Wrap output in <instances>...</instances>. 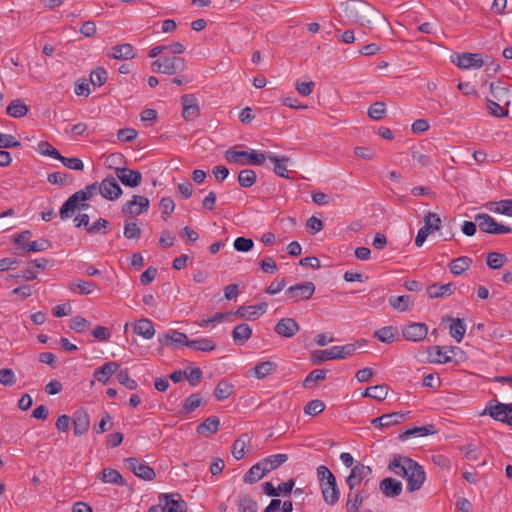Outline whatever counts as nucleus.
Segmentation results:
<instances>
[{
    "mask_svg": "<svg viewBox=\"0 0 512 512\" xmlns=\"http://www.w3.org/2000/svg\"><path fill=\"white\" fill-rule=\"evenodd\" d=\"M388 470L407 479V490L409 492L419 490L426 479L425 471L418 462L400 454L393 456L388 464Z\"/></svg>",
    "mask_w": 512,
    "mask_h": 512,
    "instance_id": "nucleus-1",
    "label": "nucleus"
},
{
    "mask_svg": "<svg viewBox=\"0 0 512 512\" xmlns=\"http://www.w3.org/2000/svg\"><path fill=\"white\" fill-rule=\"evenodd\" d=\"M348 16L359 25L371 28L373 23L384 21L379 10L365 2H357L347 8Z\"/></svg>",
    "mask_w": 512,
    "mask_h": 512,
    "instance_id": "nucleus-2",
    "label": "nucleus"
},
{
    "mask_svg": "<svg viewBox=\"0 0 512 512\" xmlns=\"http://www.w3.org/2000/svg\"><path fill=\"white\" fill-rule=\"evenodd\" d=\"M365 344V340H357L355 343H349L342 346H333L325 350H316L312 353V360L315 364L327 360L346 359L352 356L355 351Z\"/></svg>",
    "mask_w": 512,
    "mask_h": 512,
    "instance_id": "nucleus-3",
    "label": "nucleus"
},
{
    "mask_svg": "<svg viewBox=\"0 0 512 512\" xmlns=\"http://www.w3.org/2000/svg\"><path fill=\"white\" fill-rule=\"evenodd\" d=\"M97 191H99V185L92 183L87 185L84 189L72 194L61 206L59 211L60 218L62 220L70 218L77 209L76 202L90 200Z\"/></svg>",
    "mask_w": 512,
    "mask_h": 512,
    "instance_id": "nucleus-4",
    "label": "nucleus"
},
{
    "mask_svg": "<svg viewBox=\"0 0 512 512\" xmlns=\"http://www.w3.org/2000/svg\"><path fill=\"white\" fill-rule=\"evenodd\" d=\"M225 158L230 163L262 165L266 160V153H260L255 150L236 151L234 149H228L225 152Z\"/></svg>",
    "mask_w": 512,
    "mask_h": 512,
    "instance_id": "nucleus-5",
    "label": "nucleus"
},
{
    "mask_svg": "<svg viewBox=\"0 0 512 512\" xmlns=\"http://www.w3.org/2000/svg\"><path fill=\"white\" fill-rule=\"evenodd\" d=\"M483 414H489L494 420L512 426V403L504 404L497 400H491L482 412Z\"/></svg>",
    "mask_w": 512,
    "mask_h": 512,
    "instance_id": "nucleus-6",
    "label": "nucleus"
},
{
    "mask_svg": "<svg viewBox=\"0 0 512 512\" xmlns=\"http://www.w3.org/2000/svg\"><path fill=\"white\" fill-rule=\"evenodd\" d=\"M185 67V61L181 57H163L151 63V69L155 73L172 75L176 71H182Z\"/></svg>",
    "mask_w": 512,
    "mask_h": 512,
    "instance_id": "nucleus-7",
    "label": "nucleus"
},
{
    "mask_svg": "<svg viewBox=\"0 0 512 512\" xmlns=\"http://www.w3.org/2000/svg\"><path fill=\"white\" fill-rule=\"evenodd\" d=\"M475 221L478 223L480 231L489 234H507L512 232V228L495 221L487 213H480L475 216Z\"/></svg>",
    "mask_w": 512,
    "mask_h": 512,
    "instance_id": "nucleus-8",
    "label": "nucleus"
},
{
    "mask_svg": "<svg viewBox=\"0 0 512 512\" xmlns=\"http://www.w3.org/2000/svg\"><path fill=\"white\" fill-rule=\"evenodd\" d=\"M441 228V219L438 214L429 212L424 218V226L419 229L416 238L415 245L421 247L427 237L433 231H438Z\"/></svg>",
    "mask_w": 512,
    "mask_h": 512,
    "instance_id": "nucleus-9",
    "label": "nucleus"
},
{
    "mask_svg": "<svg viewBox=\"0 0 512 512\" xmlns=\"http://www.w3.org/2000/svg\"><path fill=\"white\" fill-rule=\"evenodd\" d=\"M182 116L186 121H193L200 115L198 99L194 94H184L180 98Z\"/></svg>",
    "mask_w": 512,
    "mask_h": 512,
    "instance_id": "nucleus-10",
    "label": "nucleus"
},
{
    "mask_svg": "<svg viewBox=\"0 0 512 512\" xmlns=\"http://www.w3.org/2000/svg\"><path fill=\"white\" fill-rule=\"evenodd\" d=\"M150 206L149 199L145 196L133 195L132 199L122 206V213L126 215H140L148 211Z\"/></svg>",
    "mask_w": 512,
    "mask_h": 512,
    "instance_id": "nucleus-11",
    "label": "nucleus"
},
{
    "mask_svg": "<svg viewBox=\"0 0 512 512\" xmlns=\"http://www.w3.org/2000/svg\"><path fill=\"white\" fill-rule=\"evenodd\" d=\"M401 332L406 340L419 342L426 338L428 327L425 323L414 322L402 327Z\"/></svg>",
    "mask_w": 512,
    "mask_h": 512,
    "instance_id": "nucleus-12",
    "label": "nucleus"
},
{
    "mask_svg": "<svg viewBox=\"0 0 512 512\" xmlns=\"http://www.w3.org/2000/svg\"><path fill=\"white\" fill-rule=\"evenodd\" d=\"M315 292V285L313 282H303L289 287L286 290V295L294 300H308Z\"/></svg>",
    "mask_w": 512,
    "mask_h": 512,
    "instance_id": "nucleus-13",
    "label": "nucleus"
},
{
    "mask_svg": "<svg viewBox=\"0 0 512 512\" xmlns=\"http://www.w3.org/2000/svg\"><path fill=\"white\" fill-rule=\"evenodd\" d=\"M125 462L128 464V468L139 478L143 480H152L155 478L156 474L152 467L148 466L145 463L140 462L135 457H129L125 459Z\"/></svg>",
    "mask_w": 512,
    "mask_h": 512,
    "instance_id": "nucleus-14",
    "label": "nucleus"
},
{
    "mask_svg": "<svg viewBox=\"0 0 512 512\" xmlns=\"http://www.w3.org/2000/svg\"><path fill=\"white\" fill-rule=\"evenodd\" d=\"M99 193L102 197L108 200H116L122 194V189L119 186L115 177L110 176L102 180L99 184Z\"/></svg>",
    "mask_w": 512,
    "mask_h": 512,
    "instance_id": "nucleus-15",
    "label": "nucleus"
},
{
    "mask_svg": "<svg viewBox=\"0 0 512 512\" xmlns=\"http://www.w3.org/2000/svg\"><path fill=\"white\" fill-rule=\"evenodd\" d=\"M461 69L480 68L485 64L483 57L479 53L456 54V60H453Z\"/></svg>",
    "mask_w": 512,
    "mask_h": 512,
    "instance_id": "nucleus-16",
    "label": "nucleus"
},
{
    "mask_svg": "<svg viewBox=\"0 0 512 512\" xmlns=\"http://www.w3.org/2000/svg\"><path fill=\"white\" fill-rule=\"evenodd\" d=\"M116 177L127 187H137L141 184L142 174L138 170H131L126 167L115 169Z\"/></svg>",
    "mask_w": 512,
    "mask_h": 512,
    "instance_id": "nucleus-17",
    "label": "nucleus"
},
{
    "mask_svg": "<svg viewBox=\"0 0 512 512\" xmlns=\"http://www.w3.org/2000/svg\"><path fill=\"white\" fill-rule=\"evenodd\" d=\"M371 473L372 469L362 463H358L352 467L351 473L346 478L349 490H353L363 479L369 477Z\"/></svg>",
    "mask_w": 512,
    "mask_h": 512,
    "instance_id": "nucleus-18",
    "label": "nucleus"
},
{
    "mask_svg": "<svg viewBox=\"0 0 512 512\" xmlns=\"http://www.w3.org/2000/svg\"><path fill=\"white\" fill-rule=\"evenodd\" d=\"M274 330L282 337L291 338L299 332L300 326L293 318H282L277 322Z\"/></svg>",
    "mask_w": 512,
    "mask_h": 512,
    "instance_id": "nucleus-19",
    "label": "nucleus"
},
{
    "mask_svg": "<svg viewBox=\"0 0 512 512\" xmlns=\"http://www.w3.org/2000/svg\"><path fill=\"white\" fill-rule=\"evenodd\" d=\"M106 55L111 59L130 60L136 57V51L131 44L124 43L113 46Z\"/></svg>",
    "mask_w": 512,
    "mask_h": 512,
    "instance_id": "nucleus-20",
    "label": "nucleus"
},
{
    "mask_svg": "<svg viewBox=\"0 0 512 512\" xmlns=\"http://www.w3.org/2000/svg\"><path fill=\"white\" fill-rule=\"evenodd\" d=\"M320 487L324 501L330 506L335 505L340 497L336 477H333V479H330L329 481L322 482V486Z\"/></svg>",
    "mask_w": 512,
    "mask_h": 512,
    "instance_id": "nucleus-21",
    "label": "nucleus"
},
{
    "mask_svg": "<svg viewBox=\"0 0 512 512\" xmlns=\"http://www.w3.org/2000/svg\"><path fill=\"white\" fill-rule=\"evenodd\" d=\"M267 309V303L262 302L257 305H251V306H240L235 312L234 315L239 318H245L248 320H255L260 315L265 313Z\"/></svg>",
    "mask_w": 512,
    "mask_h": 512,
    "instance_id": "nucleus-22",
    "label": "nucleus"
},
{
    "mask_svg": "<svg viewBox=\"0 0 512 512\" xmlns=\"http://www.w3.org/2000/svg\"><path fill=\"white\" fill-rule=\"evenodd\" d=\"M402 483L392 477L385 478L380 481L379 489L382 494L389 498L397 497L402 492Z\"/></svg>",
    "mask_w": 512,
    "mask_h": 512,
    "instance_id": "nucleus-23",
    "label": "nucleus"
},
{
    "mask_svg": "<svg viewBox=\"0 0 512 512\" xmlns=\"http://www.w3.org/2000/svg\"><path fill=\"white\" fill-rule=\"evenodd\" d=\"M158 340L162 345L187 346L188 337L185 333L172 329L167 333L160 335Z\"/></svg>",
    "mask_w": 512,
    "mask_h": 512,
    "instance_id": "nucleus-24",
    "label": "nucleus"
},
{
    "mask_svg": "<svg viewBox=\"0 0 512 512\" xmlns=\"http://www.w3.org/2000/svg\"><path fill=\"white\" fill-rule=\"evenodd\" d=\"M178 499L170 498L167 494L159 496L160 503L164 502L162 510L164 512H186V503L177 494Z\"/></svg>",
    "mask_w": 512,
    "mask_h": 512,
    "instance_id": "nucleus-25",
    "label": "nucleus"
},
{
    "mask_svg": "<svg viewBox=\"0 0 512 512\" xmlns=\"http://www.w3.org/2000/svg\"><path fill=\"white\" fill-rule=\"evenodd\" d=\"M90 427L89 415L84 411H77L73 415V432L76 436L84 435Z\"/></svg>",
    "mask_w": 512,
    "mask_h": 512,
    "instance_id": "nucleus-26",
    "label": "nucleus"
},
{
    "mask_svg": "<svg viewBox=\"0 0 512 512\" xmlns=\"http://www.w3.org/2000/svg\"><path fill=\"white\" fill-rule=\"evenodd\" d=\"M427 294L429 298H440L444 296H451L456 291V286L453 283L439 284L434 283L427 287Z\"/></svg>",
    "mask_w": 512,
    "mask_h": 512,
    "instance_id": "nucleus-27",
    "label": "nucleus"
},
{
    "mask_svg": "<svg viewBox=\"0 0 512 512\" xmlns=\"http://www.w3.org/2000/svg\"><path fill=\"white\" fill-rule=\"evenodd\" d=\"M437 433L434 424H428L422 427H413L399 434V439L405 441L409 437H423Z\"/></svg>",
    "mask_w": 512,
    "mask_h": 512,
    "instance_id": "nucleus-28",
    "label": "nucleus"
},
{
    "mask_svg": "<svg viewBox=\"0 0 512 512\" xmlns=\"http://www.w3.org/2000/svg\"><path fill=\"white\" fill-rule=\"evenodd\" d=\"M119 367L120 365L116 362H107L100 368L96 369L93 376L97 381L106 384L109 378L118 370Z\"/></svg>",
    "mask_w": 512,
    "mask_h": 512,
    "instance_id": "nucleus-29",
    "label": "nucleus"
},
{
    "mask_svg": "<svg viewBox=\"0 0 512 512\" xmlns=\"http://www.w3.org/2000/svg\"><path fill=\"white\" fill-rule=\"evenodd\" d=\"M266 159H269L273 164V171L279 177L289 178L287 174V162L290 161L287 156H276L270 152L266 154Z\"/></svg>",
    "mask_w": 512,
    "mask_h": 512,
    "instance_id": "nucleus-30",
    "label": "nucleus"
},
{
    "mask_svg": "<svg viewBox=\"0 0 512 512\" xmlns=\"http://www.w3.org/2000/svg\"><path fill=\"white\" fill-rule=\"evenodd\" d=\"M98 478L104 483L114 484L118 486H123L126 484L122 475L117 470L112 468H104L98 474Z\"/></svg>",
    "mask_w": 512,
    "mask_h": 512,
    "instance_id": "nucleus-31",
    "label": "nucleus"
},
{
    "mask_svg": "<svg viewBox=\"0 0 512 512\" xmlns=\"http://www.w3.org/2000/svg\"><path fill=\"white\" fill-rule=\"evenodd\" d=\"M134 332L144 339H151L155 334V328L151 320L142 318L134 324Z\"/></svg>",
    "mask_w": 512,
    "mask_h": 512,
    "instance_id": "nucleus-32",
    "label": "nucleus"
},
{
    "mask_svg": "<svg viewBox=\"0 0 512 512\" xmlns=\"http://www.w3.org/2000/svg\"><path fill=\"white\" fill-rule=\"evenodd\" d=\"M288 460L287 454H274L260 460L266 474L275 470Z\"/></svg>",
    "mask_w": 512,
    "mask_h": 512,
    "instance_id": "nucleus-33",
    "label": "nucleus"
},
{
    "mask_svg": "<svg viewBox=\"0 0 512 512\" xmlns=\"http://www.w3.org/2000/svg\"><path fill=\"white\" fill-rule=\"evenodd\" d=\"M251 335L252 329L246 323L238 324L232 331V338L237 345H243L246 343Z\"/></svg>",
    "mask_w": 512,
    "mask_h": 512,
    "instance_id": "nucleus-34",
    "label": "nucleus"
},
{
    "mask_svg": "<svg viewBox=\"0 0 512 512\" xmlns=\"http://www.w3.org/2000/svg\"><path fill=\"white\" fill-rule=\"evenodd\" d=\"M398 329L394 326H385L380 329H377L373 333V337L378 339L383 343H392L398 337Z\"/></svg>",
    "mask_w": 512,
    "mask_h": 512,
    "instance_id": "nucleus-35",
    "label": "nucleus"
},
{
    "mask_svg": "<svg viewBox=\"0 0 512 512\" xmlns=\"http://www.w3.org/2000/svg\"><path fill=\"white\" fill-rule=\"evenodd\" d=\"M96 287V284L91 281H84L81 279H74L69 282V289L73 292L82 295L91 294Z\"/></svg>",
    "mask_w": 512,
    "mask_h": 512,
    "instance_id": "nucleus-36",
    "label": "nucleus"
},
{
    "mask_svg": "<svg viewBox=\"0 0 512 512\" xmlns=\"http://www.w3.org/2000/svg\"><path fill=\"white\" fill-rule=\"evenodd\" d=\"M187 347L194 351L210 352L216 348V344L212 339L200 338L196 340H187Z\"/></svg>",
    "mask_w": 512,
    "mask_h": 512,
    "instance_id": "nucleus-37",
    "label": "nucleus"
},
{
    "mask_svg": "<svg viewBox=\"0 0 512 512\" xmlns=\"http://www.w3.org/2000/svg\"><path fill=\"white\" fill-rule=\"evenodd\" d=\"M413 303V298L410 295L391 296L389 298L390 306L399 312H404L410 309Z\"/></svg>",
    "mask_w": 512,
    "mask_h": 512,
    "instance_id": "nucleus-38",
    "label": "nucleus"
},
{
    "mask_svg": "<svg viewBox=\"0 0 512 512\" xmlns=\"http://www.w3.org/2000/svg\"><path fill=\"white\" fill-rule=\"evenodd\" d=\"M363 500L364 497L360 491L350 490L346 502L347 512H359Z\"/></svg>",
    "mask_w": 512,
    "mask_h": 512,
    "instance_id": "nucleus-39",
    "label": "nucleus"
},
{
    "mask_svg": "<svg viewBox=\"0 0 512 512\" xmlns=\"http://www.w3.org/2000/svg\"><path fill=\"white\" fill-rule=\"evenodd\" d=\"M28 106L21 100H13L6 108V112L9 116L14 118H21L28 113Z\"/></svg>",
    "mask_w": 512,
    "mask_h": 512,
    "instance_id": "nucleus-40",
    "label": "nucleus"
},
{
    "mask_svg": "<svg viewBox=\"0 0 512 512\" xmlns=\"http://www.w3.org/2000/svg\"><path fill=\"white\" fill-rule=\"evenodd\" d=\"M266 475V472L261 465V462H257L254 464L244 475V482L248 484H253L258 482Z\"/></svg>",
    "mask_w": 512,
    "mask_h": 512,
    "instance_id": "nucleus-41",
    "label": "nucleus"
},
{
    "mask_svg": "<svg viewBox=\"0 0 512 512\" xmlns=\"http://www.w3.org/2000/svg\"><path fill=\"white\" fill-rule=\"evenodd\" d=\"M234 392V386L226 380H221L214 390V395L218 401H224Z\"/></svg>",
    "mask_w": 512,
    "mask_h": 512,
    "instance_id": "nucleus-42",
    "label": "nucleus"
},
{
    "mask_svg": "<svg viewBox=\"0 0 512 512\" xmlns=\"http://www.w3.org/2000/svg\"><path fill=\"white\" fill-rule=\"evenodd\" d=\"M471 264V258L467 256H462L451 261V263L449 264V268L451 273H453L454 275H461L470 267Z\"/></svg>",
    "mask_w": 512,
    "mask_h": 512,
    "instance_id": "nucleus-43",
    "label": "nucleus"
},
{
    "mask_svg": "<svg viewBox=\"0 0 512 512\" xmlns=\"http://www.w3.org/2000/svg\"><path fill=\"white\" fill-rule=\"evenodd\" d=\"M238 509L239 512H257L258 505L249 494H240L238 496Z\"/></svg>",
    "mask_w": 512,
    "mask_h": 512,
    "instance_id": "nucleus-44",
    "label": "nucleus"
},
{
    "mask_svg": "<svg viewBox=\"0 0 512 512\" xmlns=\"http://www.w3.org/2000/svg\"><path fill=\"white\" fill-rule=\"evenodd\" d=\"M276 363L272 361H264L259 362L254 367V376L258 379H263L266 376L270 375L273 371L276 370Z\"/></svg>",
    "mask_w": 512,
    "mask_h": 512,
    "instance_id": "nucleus-45",
    "label": "nucleus"
},
{
    "mask_svg": "<svg viewBox=\"0 0 512 512\" xmlns=\"http://www.w3.org/2000/svg\"><path fill=\"white\" fill-rule=\"evenodd\" d=\"M249 442V438L246 434L239 436L233 443L232 446V455L236 460H240L245 455V449L247 443Z\"/></svg>",
    "mask_w": 512,
    "mask_h": 512,
    "instance_id": "nucleus-46",
    "label": "nucleus"
},
{
    "mask_svg": "<svg viewBox=\"0 0 512 512\" xmlns=\"http://www.w3.org/2000/svg\"><path fill=\"white\" fill-rule=\"evenodd\" d=\"M451 320L452 324L450 325V334L456 340V342L460 343L466 332L464 320L461 318H455Z\"/></svg>",
    "mask_w": 512,
    "mask_h": 512,
    "instance_id": "nucleus-47",
    "label": "nucleus"
},
{
    "mask_svg": "<svg viewBox=\"0 0 512 512\" xmlns=\"http://www.w3.org/2000/svg\"><path fill=\"white\" fill-rule=\"evenodd\" d=\"M219 419L216 416L208 417L203 423H201L197 431L199 434H205L206 432L214 434L219 429Z\"/></svg>",
    "mask_w": 512,
    "mask_h": 512,
    "instance_id": "nucleus-48",
    "label": "nucleus"
},
{
    "mask_svg": "<svg viewBox=\"0 0 512 512\" xmlns=\"http://www.w3.org/2000/svg\"><path fill=\"white\" fill-rule=\"evenodd\" d=\"M257 175L251 169H243L239 172L238 183L241 187L249 188L256 183Z\"/></svg>",
    "mask_w": 512,
    "mask_h": 512,
    "instance_id": "nucleus-49",
    "label": "nucleus"
},
{
    "mask_svg": "<svg viewBox=\"0 0 512 512\" xmlns=\"http://www.w3.org/2000/svg\"><path fill=\"white\" fill-rule=\"evenodd\" d=\"M388 393V389L386 385H375L368 387L365 392L364 396L371 397L373 399H376L378 401H382L386 398Z\"/></svg>",
    "mask_w": 512,
    "mask_h": 512,
    "instance_id": "nucleus-50",
    "label": "nucleus"
},
{
    "mask_svg": "<svg viewBox=\"0 0 512 512\" xmlns=\"http://www.w3.org/2000/svg\"><path fill=\"white\" fill-rule=\"evenodd\" d=\"M408 414H409V412H407V413L392 412V413L382 415L381 420L383 421V427H391V426L400 424L401 422L404 421V419L406 418V416Z\"/></svg>",
    "mask_w": 512,
    "mask_h": 512,
    "instance_id": "nucleus-51",
    "label": "nucleus"
},
{
    "mask_svg": "<svg viewBox=\"0 0 512 512\" xmlns=\"http://www.w3.org/2000/svg\"><path fill=\"white\" fill-rule=\"evenodd\" d=\"M507 258L499 252H490L487 255L486 263L491 269H500L506 262Z\"/></svg>",
    "mask_w": 512,
    "mask_h": 512,
    "instance_id": "nucleus-52",
    "label": "nucleus"
},
{
    "mask_svg": "<svg viewBox=\"0 0 512 512\" xmlns=\"http://www.w3.org/2000/svg\"><path fill=\"white\" fill-rule=\"evenodd\" d=\"M41 155L50 156L54 159H61V154L47 141H40L36 149Z\"/></svg>",
    "mask_w": 512,
    "mask_h": 512,
    "instance_id": "nucleus-53",
    "label": "nucleus"
},
{
    "mask_svg": "<svg viewBox=\"0 0 512 512\" xmlns=\"http://www.w3.org/2000/svg\"><path fill=\"white\" fill-rule=\"evenodd\" d=\"M326 377V370L324 369H315L311 371L305 378L303 382V386L305 388H310L314 383L324 380Z\"/></svg>",
    "mask_w": 512,
    "mask_h": 512,
    "instance_id": "nucleus-54",
    "label": "nucleus"
},
{
    "mask_svg": "<svg viewBox=\"0 0 512 512\" xmlns=\"http://www.w3.org/2000/svg\"><path fill=\"white\" fill-rule=\"evenodd\" d=\"M325 409V403L322 400H312L304 407V413L310 416H316L322 413Z\"/></svg>",
    "mask_w": 512,
    "mask_h": 512,
    "instance_id": "nucleus-55",
    "label": "nucleus"
},
{
    "mask_svg": "<svg viewBox=\"0 0 512 512\" xmlns=\"http://www.w3.org/2000/svg\"><path fill=\"white\" fill-rule=\"evenodd\" d=\"M141 228L137 222H125L124 225V236L129 240H137L141 236Z\"/></svg>",
    "mask_w": 512,
    "mask_h": 512,
    "instance_id": "nucleus-56",
    "label": "nucleus"
},
{
    "mask_svg": "<svg viewBox=\"0 0 512 512\" xmlns=\"http://www.w3.org/2000/svg\"><path fill=\"white\" fill-rule=\"evenodd\" d=\"M69 327L77 333H83L90 327V322L82 316H75L70 320Z\"/></svg>",
    "mask_w": 512,
    "mask_h": 512,
    "instance_id": "nucleus-57",
    "label": "nucleus"
},
{
    "mask_svg": "<svg viewBox=\"0 0 512 512\" xmlns=\"http://www.w3.org/2000/svg\"><path fill=\"white\" fill-rule=\"evenodd\" d=\"M108 78L107 71L103 67H98L90 74V81L94 86H102Z\"/></svg>",
    "mask_w": 512,
    "mask_h": 512,
    "instance_id": "nucleus-58",
    "label": "nucleus"
},
{
    "mask_svg": "<svg viewBox=\"0 0 512 512\" xmlns=\"http://www.w3.org/2000/svg\"><path fill=\"white\" fill-rule=\"evenodd\" d=\"M386 106L383 102H375L368 109V115L374 120H381L385 117Z\"/></svg>",
    "mask_w": 512,
    "mask_h": 512,
    "instance_id": "nucleus-59",
    "label": "nucleus"
},
{
    "mask_svg": "<svg viewBox=\"0 0 512 512\" xmlns=\"http://www.w3.org/2000/svg\"><path fill=\"white\" fill-rule=\"evenodd\" d=\"M201 397L199 394H191L186 400L183 405V412L186 414L192 413L196 408H198L201 405Z\"/></svg>",
    "mask_w": 512,
    "mask_h": 512,
    "instance_id": "nucleus-60",
    "label": "nucleus"
},
{
    "mask_svg": "<svg viewBox=\"0 0 512 512\" xmlns=\"http://www.w3.org/2000/svg\"><path fill=\"white\" fill-rule=\"evenodd\" d=\"M49 247L50 243L48 240L40 239L26 244L21 249L24 251L41 252L47 250Z\"/></svg>",
    "mask_w": 512,
    "mask_h": 512,
    "instance_id": "nucleus-61",
    "label": "nucleus"
},
{
    "mask_svg": "<svg viewBox=\"0 0 512 512\" xmlns=\"http://www.w3.org/2000/svg\"><path fill=\"white\" fill-rule=\"evenodd\" d=\"M117 379L120 384L124 385L126 388L130 390H135L138 387V384L135 380L131 379L128 371L120 370L117 374Z\"/></svg>",
    "mask_w": 512,
    "mask_h": 512,
    "instance_id": "nucleus-62",
    "label": "nucleus"
},
{
    "mask_svg": "<svg viewBox=\"0 0 512 512\" xmlns=\"http://www.w3.org/2000/svg\"><path fill=\"white\" fill-rule=\"evenodd\" d=\"M487 109L491 115L498 118L506 117L508 115L507 109L490 99H487Z\"/></svg>",
    "mask_w": 512,
    "mask_h": 512,
    "instance_id": "nucleus-63",
    "label": "nucleus"
},
{
    "mask_svg": "<svg viewBox=\"0 0 512 512\" xmlns=\"http://www.w3.org/2000/svg\"><path fill=\"white\" fill-rule=\"evenodd\" d=\"M496 208L494 212L503 214L506 216H512V199H505L496 202Z\"/></svg>",
    "mask_w": 512,
    "mask_h": 512,
    "instance_id": "nucleus-64",
    "label": "nucleus"
}]
</instances>
